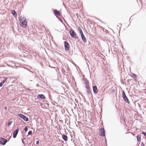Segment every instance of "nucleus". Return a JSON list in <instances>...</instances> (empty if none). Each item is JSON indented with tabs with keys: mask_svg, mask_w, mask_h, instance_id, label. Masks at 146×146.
Returning <instances> with one entry per match:
<instances>
[{
	"mask_svg": "<svg viewBox=\"0 0 146 146\" xmlns=\"http://www.w3.org/2000/svg\"><path fill=\"white\" fill-rule=\"evenodd\" d=\"M39 143V141H36V145H38Z\"/></svg>",
	"mask_w": 146,
	"mask_h": 146,
	"instance_id": "32",
	"label": "nucleus"
},
{
	"mask_svg": "<svg viewBox=\"0 0 146 146\" xmlns=\"http://www.w3.org/2000/svg\"><path fill=\"white\" fill-rule=\"evenodd\" d=\"M87 92L89 95H91L92 96V94L91 92L90 89L87 90Z\"/></svg>",
	"mask_w": 146,
	"mask_h": 146,
	"instance_id": "16",
	"label": "nucleus"
},
{
	"mask_svg": "<svg viewBox=\"0 0 146 146\" xmlns=\"http://www.w3.org/2000/svg\"><path fill=\"white\" fill-rule=\"evenodd\" d=\"M52 11L53 12L54 15L57 17L61 16V13L56 9H52Z\"/></svg>",
	"mask_w": 146,
	"mask_h": 146,
	"instance_id": "6",
	"label": "nucleus"
},
{
	"mask_svg": "<svg viewBox=\"0 0 146 146\" xmlns=\"http://www.w3.org/2000/svg\"><path fill=\"white\" fill-rule=\"evenodd\" d=\"M105 143H106V146H107V140H106V139H105Z\"/></svg>",
	"mask_w": 146,
	"mask_h": 146,
	"instance_id": "34",
	"label": "nucleus"
},
{
	"mask_svg": "<svg viewBox=\"0 0 146 146\" xmlns=\"http://www.w3.org/2000/svg\"><path fill=\"white\" fill-rule=\"evenodd\" d=\"M24 141V140L22 139V142L24 144V145H25V141Z\"/></svg>",
	"mask_w": 146,
	"mask_h": 146,
	"instance_id": "31",
	"label": "nucleus"
},
{
	"mask_svg": "<svg viewBox=\"0 0 146 146\" xmlns=\"http://www.w3.org/2000/svg\"><path fill=\"white\" fill-rule=\"evenodd\" d=\"M92 88L94 93L95 94H97L98 92V90L97 86H93Z\"/></svg>",
	"mask_w": 146,
	"mask_h": 146,
	"instance_id": "11",
	"label": "nucleus"
},
{
	"mask_svg": "<svg viewBox=\"0 0 146 146\" xmlns=\"http://www.w3.org/2000/svg\"><path fill=\"white\" fill-rule=\"evenodd\" d=\"M62 137L63 140L65 141H68V137L66 135L63 134L62 135Z\"/></svg>",
	"mask_w": 146,
	"mask_h": 146,
	"instance_id": "13",
	"label": "nucleus"
},
{
	"mask_svg": "<svg viewBox=\"0 0 146 146\" xmlns=\"http://www.w3.org/2000/svg\"><path fill=\"white\" fill-rule=\"evenodd\" d=\"M19 21L23 25V27H26L27 26V22L26 21L25 18V19L24 17H21L19 19Z\"/></svg>",
	"mask_w": 146,
	"mask_h": 146,
	"instance_id": "1",
	"label": "nucleus"
},
{
	"mask_svg": "<svg viewBox=\"0 0 146 146\" xmlns=\"http://www.w3.org/2000/svg\"><path fill=\"white\" fill-rule=\"evenodd\" d=\"M121 83L122 84H124V82L123 81V82H121Z\"/></svg>",
	"mask_w": 146,
	"mask_h": 146,
	"instance_id": "38",
	"label": "nucleus"
},
{
	"mask_svg": "<svg viewBox=\"0 0 146 146\" xmlns=\"http://www.w3.org/2000/svg\"><path fill=\"white\" fill-rule=\"evenodd\" d=\"M64 45L65 50L66 51H69L70 45L66 41H65L64 42Z\"/></svg>",
	"mask_w": 146,
	"mask_h": 146,
	"instance_id": "7",
	"label": "nucleus"
},
{
	"mask_svg": "<svg viewBox=\"0 0 146 146\" xmlns=\"http://www.w3.org/2000/svg\"><path fill=\"white\" fill-rule=\"evenodd\" d=\"M132 76H131L133 78H136L137 77V76L136 74H134L133 73L132 74Z\"/></svg>",
	"mask_w": 146,
	"mask_h": 146,
	"instance_id": "20",
	"label": "nucleus"
},
{
	"mask_svg": "<svg viewBox=\"0 0 146 146\" xmlns=\"http://www.w3.org/2000/svg\"><path fill=\"white\" fill-rule=\"evenodd\" d=\"M85 88L87 90H88L90 89V87L89 86V84H88L87 85H85Z\"/></svg>",
	"mask_w": 146,
	"mask_h": 146,
	"instance_id": "18",
	"label": "nucleus"
},
{
	"mask_svg": "<svg viewBox=\"0 0 146 146\" xmlns=\"http://www.w3.org/2000/svg\"><path fill=\"white\" fill-rule=\"evenodd\" d=\"M11 13L15 17H16L17 16V14L16 11L13 10L11 11Z\"/></svg>",
	"mask_w": 146,
	"mask_h": 146,
	"instance_id": "14",
	"label": "nucleus"
},
{
	"mask_svg": "<svg viewBox=\"0 0 146 146\" xmlns=\"http://www.w3.org/2000/svg\"><path fill=\"white\" fill-rule=\"evenodd\" d=\"M7 81V79L5 78V79L3 80L2 82V83H3V84L5 82H6Z\"/></svg>",
	"mask_w": 146,
	"mask_h": 146,
	"instance_id": "25",
	"label": "nucleus"
},
{
	"mask_svg": "<svg viewBox=\"0 0 146 146\" xmlns=\"http://www.w3.org/2000/svg\"><path fill=\"white\" fill-rule=\"evenodd\" d=\"M122 97H123V100L125 102L128 104L130 103V102L129 101L128 98L125 94V92L124 91H122Z\"/></svg>",
	"mask_w": 146,
	"mask_h": 146,
	"instance_id": "3",
	"label": "nucleus"
},
{
	"mask_svg": "<svg viewBox=\"0 0 146 146\" xmlns=\"http://www.w3.org/2000/svg\"><path fill=\"white\" fill-rule=\"evenodd\" d=\"M32 133V131L31 130L30 131L28 132V135H30Z\"/></svg>",
	"mask_w": 146,
	"mask_h": 146,
	"instance_id": "23",
	"label": "nucleus"
},
{
	"mask_svg": "<svg viewBox=\"0 0 146 146\" xmlns=\"http://www.w3.org/2000/svg\"><path fill=\"white\" fill-rule=\"evenodd\" d=\"M61 55H62V54H60Z\"/></svg>",
	"mask_w": 146,
	"mask_h": 146,
	"instance_id": "39",
	"label": "nucleus"
},
{
	"mask_svg": "<svg viewBox=\"0 0 146 146\" xmlns=\"http://www.w3.org/2000/svg\"><path fill=\"white\" fill-rule=\"evenodd\" d=\"M82 80H83L84 81L87 80V78H85L84 76L83 77Z\"/></svg>",
	"mask_w": 146,
	"mask_h": 146,
	"instance_id": "26",
	"label": "nucleus"
},
{
	"mask_svg": "<svg viewBox=\"0 0 146 146\" xmlns=\"http://www.w3.org/2000/svg\"><path fill=\"white\" fill-rule=\"evenodd\" d=\"M7 141V140L5 139L2 137L0 138V144L2 145H5Z\"/></svg>",
	"mask_w": 146,
	"mask_h": 146,
	"instance_id": "8",
	"label": "nucleus"
},
{
	"mask_svg": "<svg viewBox=\"0 0 146 146\" xmlns=\"http://www.w3.org/2000/svg\"><path fill=\"white\" fill-rule=\"evenodd\" d=\"M141 135H137L136 137H137V141H138V142L140 141H141Z\"/></svg>",
	"mask_w": 146,
	"mask_h": 146,
	"instance_id": "15",
	"label": "nucleus"
},
{
	"mask_svg": "<svg viewBox=\"0 0 146 146\" xmlns=\"http://www.w3.org/2000/svg\"><path fill=\"white\" fill-rule=\"evenodd\" d=\"M17 116L23 119L24 121L26 122L29 121V118L27 117L21 113L17 114Z\"/></svg>",
	"mask_w": 146,
	"mask_h": 146,
	"instance_id": "4",
	"label": "nucleus"
},
{
	"mask_svg": "<svg viewBox=\"0 0 146 146\" xmlns=\"http://www.w3.org/2000/svg\"><path fill=\"white\" fill-rule=\"evenodd\" d=\"M80 35L82 40L85 43H86L87 42V40L84 34H82Z\"/></svg>",
	"mask_w": 146,
	"mask_h": 146,
	"instance_id": "12",
	"label": "nucleus"
},
{
	"mask_svg": "<svg viewBox=\"0 0 146 146\" xmlns=\"http://www.w3.org/2000/svg\"><path fill=\"white\" fill-rule=\"evenodd\" d=\"M27 70H28L30 72H31L33 74H35V73L34 72L31 71L30 70H28V69H27Z\"/></svg>",
	"mask_w": 146,
	"mask_h": 146,
	"instance_id": "28",
	"label": "nucleus"
},
{
	"mask_svg": "<svg viewBox=\"0 0 146 146\" xmlns=\"http://www.w3.org/2000/svg\"><path fill=\"white\" fill-rule=\"evenodd\" d=\"M141 133L143 135H144V136L146 137V132L144 131H142L141 132Z\"/></svg>",
	"mask_w": 146,
	"mask_h": 146,
	"instance_id": "24",
	"label": "nucleus"
},
{
	"mask_svg": "<svg viewBox=\"0 0 146 146\" xmlns=\"http://www.w3.org/2000/svg\"><path fill=\"white\" fill-rule=\"evenodd\" d=\"M37 99H40L41 100L44 99L46 98L45 96L43 94H38L37 96Z\"/></svg>",
	"mask_w": 146,
	"mask_h": 146,
	"instance_id": "10",
	"label": "nucleus"
},
{
	"mask_svg": "<svg viewBox=\"0 0 146 146\" xmlns=\"http://www.w3.org/2000/svg\"><path fill=\"white\" fill-rule=\"evenodd\" d=\"M57 18L58 19V20L60 21V22H61L62 23V20L61 19H60V18L58 17H57Z\"/></svg>",
	"mask_w": 146,
	"mask_h": 146,
	"instance_id": "27",
	"label": "nucleus"
},
{
	"mask_svg": "<svg viewBox=\"0 0 146 146\" xmlns=\"http://www.w3.org/2000/svg\"><path fill=\"white\" fill-rule=\"evenodd\" d=\"M19 131V127L18 128L15 130L13 133V137L14 138H15L17 136Z\"/></svg>",
	"mask_w": 146,
	"mask_h": 146,
	"instance_id": "9",
	"label": "nucleus"
},
{
	"mask_svg": "<svg viewBox=\"0 0 146 146\" xmlns=\"http://www.w3.org/2000/svg\"><path fill=\"white\" fill-rule=\"evenodd\" d=\"M4 110H7V108L6 106L4 107Z\"/></svg>",
	"mask_w": 146,
	"mask_h": 146,
	"instance_id": "33",
	"label": "nucleus"
},
{
	"mask_svg": "<svg viewBox=\"0 0 146 146\" xmlns=\"http://www.w3.org/2000/svg\"><path fill=\"white\" fill-rule=\"evenodd\" d=\"M70 33L71 37L73 38L76 39V40H79L78 38L76 36V34L74 30L72 29H71L70 31Z\"/></svg>",
	"mask_w": 146,
	"mask_h": 146,
	"instance_id": "2",
	"label": "nucleus"
},
{
	"mask_svg": "<svg viewBox=\"0 0 146 146\" xmlns=\"http://www.w3.org/2000/svg\"><path fill=\"white\" fill-rule=\"evenodd\" d=\"M141 146H145V145L143 142H141Z\"/></svg>",
	"mask_w": 146,
	"mask_h": 146,
	"instance_id": "29",
	"label": "nucleus"
},
{
	"mask_svg": "<svg viewBox=\"0 0 146 146\" xmlns=\"http://www.w3.org/2000/svg\"><path fill=\"white\" fill-rule=\"evenodd\" d=\"M84 83L85 85H87L88 84H89V81L88 80H87L86 81H85L84 82Z\"/></svg>",
	"mask_w": 146,
	"mask_h": 146,
	"instance_id": "21",
	"label": "nucleus"
},
{
	"mask_svg": "<svg viewBox=\"0 0 146 146\" xmlns=\"http://www.w3.org/2000/svg\"><path fill=\"white\" fill-rule=\"evenodd\" d=\"M26 139V138H23V139H22V140H25Z\"/></svg>",
	"mask_w": 146,
	"mask_h": 146,
	"instance_id": "37",
	"label": "nucleus"
},
{
	"mask_svg": "<svg viewBox=\"0 0 146 146\" xmlns=\"http://www.w3.org/2000/svg\"><path fill=\"white\" fill-rule=\"evenodd\" d=\"M78 31H79V32L80 34V35H81L82 34H83L82 31L81 29V28L79 27H78Z\"/></svg>",
	"mask_w": 146,
	"mask_h": 146,
	"instance_id": "17",
	"label": "nucleus"
},
{
	"mask_svg": "<svg viewBox=\"0 0 146 146\" xmlns=\"http://www.w3.org/2000/svg\"><path fill=\"white\" fill-rule=\"evenodd\" d=\"M3 83H2L1 82H0V87H1L2 86H3Z\"/></svg>",
	"mask_w": 146,
	"mask_h": 146,
	"instance_id": "30",
	"label": "nucleus"
},
{
	"mask_svg": "<svg viewBox=\"0 0 146 146\" xmlns=\"http://www.w3.org/2000/svg\"><path fill=\"white\" fill-rule=\"evenodd\" d=\"M115 90H114V89H113L112 90V91L113 92H115Z\"/></svg>",
	"mask_w": 146,
	"mask_h": 146,
	"instance_id": "35",
	"label": "nucleus"
},
{
	"mask_svg": "<svg viewBox=\"0 0 146 146\" xmlns=\"http://www.w3.org/2000/svg\"><path fill=\"white\" fill-rule=\"evenodd\" d=\"M12 122L13 121H9L7 123V125L8 126H9L11 125Z\"/></svg>",
	"mask_w": 146,
	"mask_h": 146,
	"instance_id": "19",
	"label": "nucleus"
},
{
	"mask_svg": "<svg viewBox=\"0 0 146 146\" xmlns=\"http://www.w3.org/2000/svg\"><path fill=\"white\" fill-rule=\"evenodd\" d=\"M36 86L38 87H40V86L38 84H36Z\"/></svg>",
	"mask_w": 146,
	"mask_h": 146,
	"instance_id": "36",
	"label": "nucleus"
},
{
	"mask_svg": "<svg viewBox=\"0 0 146 146\" xmlns=\"http://www.w3.org/2000/svg\"><path fill=\"white\" fill-rule=\"evenodd\" d=\"M99 135L103 137H105V131L104 128L102 127L100 129Z\"/></svg>",
	"mask_w": 146,
	"mask_h": 146,
	"instance_id": "5",
	"label": "nucleus"
},
{
	"mask_svg": "<svg viewBox=\"0 0 146 146\" xmlns=\"http://www.w3.org/2000/svg\"><path fill=\"white\" fill-rule=\"evenodd\" d=\"M28 130V129L27 127V126H26L24 129V130H25V132H27Z\"/></svg>",
	"mask_w": 146,
	"mask_h": 146,
	"instance_id": "22",
	"label": "nucleus"
}]
</instances>
